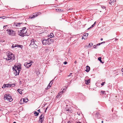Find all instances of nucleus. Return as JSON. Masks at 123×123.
I'll return each instance as SVG.
<instances>
[{"label": "nucleus", "instance_id": "nucleus-1", "mask_svg": "<svg viewBox=\"0 0 123 123\" xmlns=\"http://www.w3.org/2000/svg\"><path fill=\"white\" fill-rule=\"evenodd\" d=\"M7 57L4 58L5 59H6L7 61L9 62H12L13 60L15 59L14 55L12 53L9 52L6 55Z\"/></svg>", "mask_w": 123, "mask_h": 123}, {"label": "nucleus", "instance_id": "nucleus-2", "mask_svg": "<svg viewBox=\"0 0 123 123\" xmlns=\"http://www.w3.org/2000/svg\"><path fill=\"white\" fill-rule=\"evenodd\" d=\"M42 42L43 45H49L54 42V40L48 38L47 39L43 38L42 40Z\"/></svg>", "mask_w": 123, "mask_h": 123}, {"label": "nucleus", "instance_id": "nucleus-3", "mask_svg": "<svg viewBox=\"0 0 123 123\" xmlns=\"http://www.w3.org/2000/svg\"><path fill=\"white\" fill-rule=\"evenodd\" d=\"M20 66L18 65V66L14 65L13 68V70L14 71V74L15 75H18L20 69L21 68Z\"/></svg>", "mask_w": 123, "mask_h": 123}, {"label": "nucleus", "instance_id": "nucleus-4", "mask_svg": "<svg viewBox=\"0 0 123 123\" xmlns=\"http://www.w3.org/2000/svg\"><path fill=\"white\" fill-rule=\"evenodd\" d=\"M18 34L20 36L27 35L28 36L29 34H28L27 33V31L26 30V28L25 27H24L22 28V29L20 30V32H18Z\"/></svg>", "mask_w": 123, "mask_h": 123}, {"label": "nucleus", "instance_id": "nucleus-5", "mask_svg": "<svg viewBox=\"0 0 123 123\" xmlns=\"http://www.w3.org/2000/svg\"><path fill=\"white\" fill-rule=\"evenodd\" d=\"M37 42L34 39H32L31 40V43L30 45V46L34 48H37L38 46L37 44Z\"/></svg>", "mask_w": 123, "mask_h": 123}, {"label": "nucleus", "instance_id": "nucleus-6", "mask_svg": "<svg viewBox=\"0 0 123 123\" xmlns=\"http://www.w3.org/2000/svg\"><path fill=\"white\" fill-rule=\"evenodd\" d=\"M4 99L5 100H7L10 102L13 100L11 95L9 94H6L4 95Z\"/></svg>", "mask_w": 123, "mask_h": 123}, {"label": "nucleus", "instance_id": "nucleus-7", "mask_svg": "<svg viewBox=\"0 0 123 123\" xmlns=\"http://www.w3.org/2000/svg\"><path fill=\"white\" fill-rule=\"evenodd\" d=\"M8 34L12 36H15L16 33L15 31L11 29H8L6 30Z\"/></svg>", "mask_w": 123, "mask_h": 123}, {"label": "nucleus", "instance_id": "nucleus-8", "mask_svg": "<svg viewBox=\"0 0 123 123\" xmlns=\"http://www.w3.org/2000/svg\"><path fill=\"white\" fill-rule=\"evenodd\" d=\"M32 62H31L29 63L28 62H25L24 64V65L26 68H28L31 66L32 64Z\"/></svg>", "mask_w": 123, "mask_h": 123}, {"label": "nucleus", "instance_id": "nucleus-9", "mask_svg": "<svg viewBox=\"0 0 123 123\" xmlns=\"http://www.w3.org/2000/svg\"><path fill=\"white\" fill-rule=\"evenodd\" d=\"M22 23H14L13 24V26L15 27H19L20 26V24H22Z\"/></svg>", "mask_w": 123, "mask_h": 123}, {"label": "nucleus", "instance_id": "nucleus-10", "mask_svg": "<svg viewBox=\"0 0 123 123\" xmlns=\"http://www.w3.org/2000/svg\"><path fill=\"white\" fill-rule=\"evenodd\" d=\"M109 3L111 5H114L116 2V0H109Z\"/></svg>", "mask_w": 123, "mask_h": 123}, {"label": "nucleus", "instance_id": "nucleus-11", "mask_svg": "<svg viewBox=\"0 0 123 123\" xmlns=\"http://www.w3.org/2000/svg\"><path fill=\"white\" fill-rule=\"evenodd\" d=\"M37 15L36 13H34L32 15H30L29 17V18L32 19L37 17Z\"/></svg>", "mask_w": 123, "mask_h": 123}, {"label": "nucleus", "instance_id": "nucleus-12", "mask_svg": "<svg viewBox=\"0 0 123 123\" xmlns=\"http://www.w3.org/2000/svg\"><path fill=\"white\" fill-rule=\"evenodd\" d=\"M71 109L69 108L68 109L66 107L65 109V111L66 113V112L68 111V112H72V111L70 110Z\"/></svg>", "mask_w": 123, "mask_h": 123}, {"label": "nucleus", "instance_id": "nucleus-13", "mask_svg": "<svg viewBox=\"0 0 123 123\" xmlns=\"http://www.w3.org/2000/svg\"><path fill=\"white\" fill-rule=\"evenodd\" d=\"M12 85H14L13 86H15V84H4V86L5 85V86H6V87H10L11 86H12Z\"/></svg>", "mask_w": 123, "mask_h": 123}, {"label": "nucleus", "instance_id": "nucleus-14", "mask_svg": "<svg viewBox=\"0 0 123 123\" xmlns=\"http://www.w3.org/2000/svg\"><path fill=\"white\" fill-rule=\"evenodd\" d=\"M43 115L42 114L41 115L40 117L39 121L40 122H41V123L42 122V121L43 120Z\"/></svg>", "mask_w": 123, "mask_h": 123}, {"label": "nucleus", "instance_id": "nucleus-15", "mask_svg": "<svg viewBox=\"0 0 123 123\" xmlns=\"http://www.w3.org/2000/svg\"><path fill=\"white\" fill-rule=\"evenodd\" d=\"M88 33L84 34H83V36L82 37V39H83V38L84 39H86V37L88 36Z\"/></svg>", "mask_w": 123, "mask_h": 123}, {"label": "nucleus", "instance_id": "nucleus-16", "mask_svg": "<svg viewBox=\"0 0 123 123\" xmlns=\"http://www.w3.org/2000/svg\"><path fill=\"white\" fill-rule=\"evenodd\" d=\"M93 44L92 43H89L88 45H86L85 46V47L86 48V47H91L93 46Z\"/></svg>", "mask_w": 123, "mask_h": 123}, {"label": "nucleus", "instance_id": "nucleus-17", "mask_svg": "<svg viewBox=\"0 0 123 123\" xmlns=\"http://www.w3.org/2000/svg\"><path fill=\"white\" fill-rule=\"evenodd\" d=\"M100 115L99 112L96 113L95 115V117L98 119H99L100 117Z\"/></svg>", "mask_w": 123, "mask_h": 123}, {"label": "nucleus", "instance_id": "nucleus-18", "mask_svg": "<svg viewBox=\"0 0 123 123\" xmlns=\"http://www.w3.org/2000/svg\"><path fill=\"white\" fill-rule=\"evenodd\" d=\"M86 69L85 71L87 72H89L90 70V68L88 66H87L86 67Z\"/></svg>", "mask_w": 123, "mask_h": 123}, {"label": "nucleus", "instance_id": "nucleus-19", "mask_svg": "<svg viewBox=\"0 0 123 123\" xmlns=\"http://www.w3.org/2000/svg\"><path fill=\"white\" fill-rule=\"evenodd\" d=\"M90 79H89L88 80H86V84H88L89 83H90Z\"/></svg>", "mask_w": 123, "mask_h": 123}, {"label": "nucleus", "instance_id": "nucleus-20", "mask_svg": "<svg viewBox=\"0 0 123 123\" xmlns=\"http://www.w3.org/2000/svg\"><path fill=\"white\" fill-rule=\"evenodd\" d=\"M17 91L19 92V93L20 94H22V90L21 89H18Z\"/></svg>", "mask_w": 123, "mask_h": 123}, {"label": "nucleus", "instance_id": "nucleus-21", "mask_svg": "<svg viewBox=\"0 0 123 123\" xmlns=\"http://www.w3.org/2000/svg\"><path fill=\"white\" fill-rule=\"evenodd\" d=\"M23 99L24 102H25V103H26L28 101V99H27L23 98Z\"/></svg>", "mask_w": 123, "mask_h": 123}, {"label": "nucleus", "instance_id": "nucleus-22", "mask_svg": "<svg viewBox=\"0 0 123 123\" xmlns=\"http://www.w3.org/2000/svg\"><path fill=\"white\" fill-rule=\"evenodd\" d=\"M35 116H38L39 114V113L36 111H35L34 113Z\"/></svg>", "mask_w": 123, "mask_h": 123}, {"label": "nucleus", "instance_id": "nucleus-23", "mask_svg": "<svg viewBox=\"0 0 123 123\" xmlns=\"http://www.w3.org/2000/svg\"><path fill=\"white\" fill-rule=\"evenodd\" d=\"M56 11L57 12H60L61 11H62L61 9H56Z\"/></svg>", "mask_w": 123, "mask_h": 123}, {"label": "nucleus", "instance_id": "nucleus-24", "mask_svg": "<svg viewBox=\"0 0 123 123\" xmlns=\"http://www.w3.org/2000/svg\"><path fill=\"white\" fill-rule=\"evenodd\" d=\"M101 58L100 57H99L98 58V60L101 63H103V62H102V61L101 60Z\"/></svg>", "mask_w": 123, "mask_h": 123}, {"label": "nucleus", "instance_id": "nucleus-25", "mask_svg": "<svg viewBox=\"0 0 123 123\" xmlns=\"http://www.w3.org/2000/svg\"><path fill=\"white\" fill-rule=\"evenodd\" d=\"M20 103L21 104H23L24 103L23 101V98H22L20 100Z\"/></svg>", "mask_w": 123, "mask_h": 123}, {"label": "nucleus", "instance_id": "nucleus-26", "mask_svg": "<svg viewBox=\"0 0 123 123\" xmlns=\"http://www.w3.org/2000/svg\"><path fill=\"white\" fill-rule=\"evenodd\" d=\"M67 87L66 86H65L64 87H63V90H62V93L63 92V90H66V89H67Z\"/></svg>", "mask_w": 123, "mask_h": 123}, {"label": "nucleus", "instance_id": "nucleus-27", "mask_svg": "<svg viewBox=\"0 0 123 123\" xmlns=\"http://www.w3.org/2000/svg\"><path fill=\"white\" fill-rule=\"evenodd\" d=\"M36 13L37 17V16H38L39 15L41 14V12H37L36 13Z\"/></svg>", "mask_w": 123, "mask_h": 123}, {"label": "nucleus", "instance_id": "nucleus-28", "mask_svg": "<svg viewBox=\"0 0 123 123\" xmlns=\"http://www.w3.org/2000/svg\"><path fill=\"white\" fill-rule=\"evenodd\" d=\"M52 35H53L54 36L53 34L52 33L50 35H49V37H50L51 38H52V37H53Z\"/></svg>", "mask_w": 123, "mask_h": 123}, {"label": "nucleus", "instance_id": "nucleus-29", "mask_svg": "<svg viewBox=\"0 0 123 123\" xmlns=\"http://www.w3.org/2000/svg\"><path fill=\"white\" fill-rule=\"evenodd\" d=\"M54 80H54H53V79L51 81H50V82L49 83H50L51 84V85H52V83H53L52 81L53 80Z\"/></svg>", "mask_w": 123, "mask_h": 123}, {"label": "nucleus", "instance_id": "nucleus-30", "mask_svg": "<svg viewBox=\"0 0 123 123\" xmlns=\"http://www.w3.org/2000/svg\"><path fill=\"white\" fill-rule=\"evenodd\" d=\"M101 7L102 8H104V9L105 8V6H101Z\"/></svg>", "mask_w": 123, "mask_h": 123}, {"label": "nucleus", "instance_id": "nucleus-31", "mask_svg": "<svg viewBox=\"0 0 123 123\" xmlns=\"http://www.w3.org/2000/svg\"><path fill=\"white\" fill-rule=\"evenodd\" d=\"M105 83V82H103L101 84V85L102 86H103L104 85V83Z\"/></svg>", "mask_w": 123, "mask_h": 123}, {"label": "nucleus", "instance_id": "nucleus-32", "mask_svg": "<svg viewBox=\"0 0 123 123\" xmlns=\"http://www.w3.org/2000/svg\"><path fill=\"white\" fill-rule=\"evenodd\" d=\"M50 87H49V86H48H48L47 87L45 88L47 90L48 89H49Z\"/></svg>", "mask_w": 123, "mask_h": 123}, {"label": "nucleus", "instance_id": "nucleus-33", "mask_svg": "<svg viewBox=\"0 0 123 123\" xmlns=\"http://www.w3.org/2000/svg\"><path fill=\"white\" fill-rule=\"evenodd\" d=\"M52 85H51V84L50 83H49V85H48V86H49V87H51V86Z\"/></svg>", "mask_w": 123, "mask_h": 123}, {"label": "nucleus", "instance_id": "nucleus-34", "mask_svg": "<svg viewBox=\"0 0 123 123\" xmlns=\"http://www.w3.org/2000/svg\"><path fill=\"white\" fill-rule=\"evenodd\" d=\"M95 25L94 24L92 25L90 27V28H92Z\"/></svg>", "mask_w": 123, "mask_h": 123}, {"label": "nucleus", "instance_id": "nucleus-35", "mask_svg": "<svg viewBox=\"0 0 123 123\" xmlns=\"http://www.w3.org/2000/svg\"><path fill=\"white\" fill-rule=\"evenodd\" d=\"M17 47V46H16V45L14 46V45L13 44V45H12V47L13 48H14V47Z\"/></svg>", "mask_w": 123, "mask_h": 123}, {"label": "nucleus", "instance_id": "nucleus-36", "mask_svg": "<svg viewBox=\"0 0 123 123\" xmlns=\"http://www.w3.org/2000/svg\"><path fill=\"white\" fill-rule=\"evenodd\" d=\"M96 45H95L93 46V48H96V47L97 46Z\"/></svg>", "mask_w": 123, "mask_h": 123}, {"label": "nucleus", "instance_id": "nucleus-37", "mask_svg": "<svg viewBox=\"0 0 123 123\" xmlns=\"http://www.w3.org/2000/svg\"><path fill=\"white\" fill-rule=\"evenodd\" d=\"M63 63L64 64H66L67 63V62L65 61L64 62H63Z\"/></svg>", "mask_w": 123, "mask_h": 123}, {"label": "nucleus", "instance_id": "nucleus-38", "mask_svg": "<svg viewBox=\"0 0 123 123\" xmlns=\"http://www.w3.org/2000/svg\"><path fill=\"white\" fill-rule=\"evenodd\" d=\"M7 25H5L4 26L3 28L4 29H5L6 27V26H7Z\"/></svg>", "mask_w": 123, "mask_h": 123}, {"label": "nucleus", "instance_id": "nucleus-39", "mask_svg": "<svg viewBox=\"0 0 123 123\" xmlns=\"http://www.w3.org/2000/svg\"><path fill=\"white\" fill-rule=\"evenodd\" d=\"M101 92H102L103 94H104L105 93V92L104 91H101Z\"/></svg>", "mask_w": 123, "mask_h": 123}, {"label": "nucleus", "instance_id": "nucleus-40", "mask_svg": "<svg viewBox=\"0 0 123 123\" xmlns=\"http://www.w3.org/2000/svg\"><path fill=\"white\" fill-rule=\"evenodd\" d=\"M101 44V43H98V44H97V46H98V45H100Z\"/></svg>", "mask_w": 123, "mask_h": 123}, {"label": "nucleus", "instance_id": "nucleus-41", "mask_svg": "<svg viewBox=\"0 0 123 123\" xmlns=\"http://www.w3.org/2000/svg\"><path fill=\"white\" fill-rule=\"evenodd\" d=\"M73 9L72 8H69L68 9V11L69 10H71L72 9Z\"/></svg>", "mask_w": 123, "mask_h": 123}, {"label": "nucleus", "instance_id": "nucleus-42", "mask_svg": "<svg viewBox=\"0 0 123 123\" xmlns=\"http://www.w3.org/2000/svg\"><path fill=\"white\" fill-rule=\"evenodd\" d=\"M72 73H70V74L68 75V76H71V75H72Z\"/></svg>", "mask_w": 123, "mask_h": 123}, {"label": "nucleus", "instance_id": "nucleus-43", "mask_svg": "<svg viewBox=\"0 0 123 123\" xmlns=\"http://www.w3.org/2000/svg\"><path fill=\"white\" fill-rule=\"evenodd\" d=\"M76 123H81L79 121H77L76 122Z\"/></svg>", "mask_w": 123, "mask_h": 123}, {"label": "nucleus", "instance_id": "nucleus-44", "mask_svg": "<svg viewBox=\"0 0 123 123\" xmlns=\"http://www.w3.org/2000/svg\"><path fill=\"white\" fill-rule=\"evenodd\" d=\"M37 111H38V112H40V109H39V110H37Z\"/></svg>", "mask_w": 123, "mask_h": 123}, {"label": "nucleus", "instance_id": "nucleus-45", "mask_svg": "<svg viewBox=\"0 0 123 123\" xmlns=\"http://www.w3.org/2000/svg\"><path fill=\"white\" fill-rule=\"evenodd\" d=\"M105 43V42H102V43H101V44H102L103 43Z\"/></svg>", "mask_w": 123, "mask_h": 123}, {"label": "nucleus", "instance_id": "nucleus-46", "mask_svg": "<svg viewBox=\"0 0 123 123\" xmlns=\"http://www.w3.org/2000/svg\"><path fill=\"white\" fill-rule=\"evenodd\" d=\"M74 63L75 64L76 63H77V61H74Z\"/></svg>", "mask_w": 123, "mask_h": 123}, {"label": "nucleus", "instance_id": "nucleus-47", "mask_svg": "<svg viewBox=\"0 0 123 123\" xmlns=\"http://www.w3.org/2000/svg\"><path fill=\"white\" fill-rule=\"evenodd\" d=\"M6 87V86H5V85L4 86V87H2V88H4Z\"/></svg>", "mask_w": 123, "mask_h": 123}, {"label": "nucleus", "instance_id": "nucleus-48", "mask_svg": "<svg viewBox=\"0 0 123 123\" xmlns=\"http://www.w3.org/2000/svg\"><path fill=\"white\" fill-rule=\"evenodd\" d=\"M96 22H95L94 24L95 25L96 24Z\"/></svg>", "mask_w": 123, "mask_h": 123}, {"label": "nucleus", "instance_id": "nucleus-49", "mask_svg": "<svg viewBox=\"0 0 123 123\" xmlns=\"http://www.w3.org/2000/svg\"><path fill=\"white\" fill-rule=\"evenodd\" d=\"M121 71L122 72H123V68H122L121 69Z\"/></svg>", "mask_w": 123, "mask_h": 123}, {"label": "nucleus", "instance_id": "nucleus-50", "mask_svg": "<svg viewBox=\"0 0 123 123\" xmlns=\"http://www.w3.org/2000/svg\"><path fill=\"white\" fill-rule=\"evenodd\" d=\"M90 28V27L88 29V30H89V29H90L91 28Z\"/></svg>", "mask_w": 123, "mask_h": 123}, {"label": "nucleus", "instance_id": "nucleus-51", "mask_svg": "<svg viewBox=\"0 0 123 123\" xmlns=\"http://www.w3.org/2000/svg\"><path fill=\"white\" fill-rule=\"evenodd\" d=\"M90 28V27L88 29V30H89V29H90L91 28Z\"/></svg>", "mask_w": 123, "mask_h": 123}, {"label": "nucleus", "instance_id": "nucleus-52", "mask_svg": "<svg viewBox=\"0 0 123 123\" xmlns=\"http://www.w3.org/2000/svg\"><path fill=\"white\" fill-rule=\"evenodd\" d=\"M100 40L101 41H102L103 40V39L102 38H101V39Z\"/></svg>", "mask_w": 123, "mask_h": 123}, {"label": "nucleus", "instance_id": "nucleus-53", "mask_svg": "<svg viewBox=\"0 0 123 123\" xmlns=\"http://www.w3.org/2000/svg\"><path fill=\"white\" fill-rule=\"evenodd\" d=\"M47 108H48V107H47V108H46V109H45V110H47Z\"/></svg>", "mask_w": 123, "mask_h": 123}, {"label": "nucleus", "instance_id": "nucleus-54", "mask_svg": "<svg viewBox=\"0 0 123 123\" xmlns=\"http://www.w3.org/2000/svg\"><path fill=\"white\" fill-rule=\"evenodd\" d=\"M103 121H101L102 123H103Z\"/></svg>", "mask_w": 123, "mask_h": 123}, {"label": "nucleus", "instance_id": "nucleus-55", "mask_svg": "<svg viewBox=\"0 0 123 123\" xmlns=\"http://www.w3.org/2000/svg\"><path fill=\"white\" fill-rule=\"evenodd\" d=\"M99 120H100V121H101V119H99Z\"/></svg>", "mask_w": 123, "mask_h": 123}, {"label": "nucleus", "instance_id": "nucleus-56", "mask_svg": "<svg viewBox=\"0 0 123 123\" xmlns=\"http://www.w3.org/2000/svg\"><path fill=\"white\" fill-rule=\"evenodd\" d=\"M13 123H16V122H14Z\"/></svg>", "mask_w": 123, "mask_h": 123}, {"label": "nucleus", "instance_id": "nucleus-57", "mask_svg": "<svg viewBox=\"0 0 123 123\" xmlns=\"http://www.w3.org/2000/svg\"><path fill=\"white\" fill-rule=\"evenodd\" d=\"M0 18H2L1 17H0Z\"/></svg>", "mask_w": 123, "mask_h": 123}, {"label": "nucleus", "instance_id": "nucleus-58", "mask_svg": "<svg viewBox=\"0 0 123 123\" xmlns=\"http://www.w3.org/2000/svg\"><path fill=\"white\" fill-rule=\"evenodd\" d=\"M46 110H45V112H46Z\"/></svg>", "mask_w": 123, "mask_h": 123}, {"label": "nucleus", "instance_id": "nucleus-59", "mask_svg": "<svg viewBox=\"0 0 123 123\" xmlns=\"http://www.w3.org/2000/svg\"><path fill=\"white\" fill-rule=\"evenodd\" d=\"M2 87H4V86H3Z\"/></svg>", "mask_w": 123, "mask_h": 123}, {"label": "nucleus", "instance_id": "nucleus-60", "mask_svg": "<svg viewBox=\"0 0 123 123\" xmlns=\"http://www.w3.org/2000/svg\"><path fill=\"white\" fill-rule=\"evenodd\" d=\"M14 86V85H12V86Z\"/></svg>", "mask_w": 123, "mask_h": 123}, {"label": "nucleus", "instance_id": "nucleus-61", "mask_svg": "<svg viewBox=\"0 0 123 123\" xmlns=\"http://www.w3.org/2000/svg\"><path fill=\"white\" fill-rule=\"evenodd\" d=\"M59 94V93L58 94V95Z\"/></svg>", "mask_w": 123, "mask_h": 123}, {"label": "nucleus", "instance_id": "nucleus-62", "mask_svg": "<svg viewBox=\"0 0 123 123\" xmlns=\"http://www.w3.org/2000/svg\"><path fill=\"white\" fill-rule=\"evenodd\" d=\"M4 42V41H3V42Z\"/></svg>", "mask_w": 123, "mask_h": 123}, {"label": "nucleus", "instance_id": "nucleus-63", "mask_svg": "<svg viewBox=\"0 0 123 123\" xmlns=\"http://www.w3.org/2000/svg\"><path fill=\"white\" fill-rule=\"evenodd\" d=\"M0 110H1V109H0Z\"/></svg>", "mask_w": 123, "mask_h": 123}]
</instances>
